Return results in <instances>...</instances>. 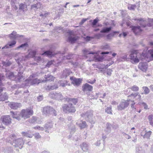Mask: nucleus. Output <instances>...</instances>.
Returning a JSON list of instances; mask_svg holds the SVG:
<instances>
[{
  "instance_id": "19",
  "label": "nucleus",
  "mask_w": 153,
  "mask_h": 153,
  "mask_svg": "<svg viewBox=\"0 0 153 153\" xmlns=\"http://www.w3.org/2000/svg\"><path fill=\"white\" fill-rule=\"evenodd\" d=\"M93 87L87 83L84 84L82 86V91H92Z\"/></svg>"
},
{
  "instance_id": "55",
  "label": "nucleus",
  "mask_w": 153,
  "mask_h": 153,
  "mask_svg": "<svg viewBox=\"0 0 153 153\" xmlns=\"http://www.w3.org/2000/svg\"><path fill=\"white\" fill-rule=\"evenodd\" d=\"M43 96L42 95H39L37 97V101L38 102H40L42 101L43 99Z\"/></svg>"
},
{
  "instance_id": "40",
  "label": "nucleus",
  "mask_w": 153,
  "mask_h": 153,
  "mask_svg": "<svg viewBox=\"0 0 153 153\" xmlns=\"http://www.w3.org/2000/svg\"><path fill=\"white\" fill-rule=\"evenodd\" d=\"M17 33L16 31H13L10 34V37L11 39L15 40L16 39V35Z\"/></svg>"
},
{
  "instance_id": "27",
  "label": "nucleus",
  "mask_w": 153,
  "mask_h": 153,
  "mask_svg": "<svg viewBox=\"0 0 153 153\" xmlns=\"http://www.w3.org/2000/svg\"><path fill=\"white\" fill-rule=\"evenodd\" d=\"M8 96L6 92L0 94V101H4L8 99Z\"/></svg>"
},
{
  "instance_id": "50",
  "label": "nucleus",
  "mask_w": 153,
  "mask_h": 153,
  "mask_svg": "<svg viewBox=\"0 0 153 153\" xmlns=\"http://www.w3.org/2000/svg\"><path fill=\"white\" fill-rule=\"evenodd\" d=\"M68 82L67 81H64L60 82V85L62 87H65L67 85Z\"/></svg>"
},
{
  "instance_id": "8",
  "label": "nucleus",
  "mask_w": 153,
  "mask_h": 153,
  "mask_svg": "<svg viewBox=\"0 0 153 153\" xmlns=\"http://www.w3.org/2000/svg\"><path fill=\"white\" fill-rule=\"evenodd\" d=\"M130 101V100H122L117 106L118 110L121 111L127 107L129 104L128 101Z\"/></svg>"
},
{
  "instance_id": "17",
  "label": "nucleus",
  "mask_w": 153,
  "mask_h": 153,
  "mask_svg": "<svg viewBox=\"0 0 153 153\" xmlns=\"http://www.w3.org/2000/svg\"><path fill=\"white\" fill-rule=\"evenodd\" d=\"M8 105L11 109L15 110L17 109L18 108L21 107L22 106L21 103L14 102H10L9 104Z\"/></svg>"
},
{
  "instance_id": "37",
  "label": "nucleus",
  "mask_w": 153,
  "mask_h": 153,
  "mask_svg": "<svg viewBox=\"0 0 153 153\" xmlns=\"http://www.w3.org/2000/svg\"><path fill=\"white\" fill-rule=\"evenodd\" d=\"M145 151L141 147H136V153H144Z\"/></svg>"
},
{
  "instance_id": "12",
  "label": "nucleus",
  "mask_w": 153,
  "mask_h": 153,
  "mask_svg": "<svg viewBox=\"0 0 153 153\" xmlns=\"http://www.w3.org/2000/svg\"><path fill=\"white\" fill-rule=\"evenodd\" d=\"M137 52L135 51H132L129 55L130 59L132 60L134 63H137L139 62V59L137 58Z\"/></svg>"
},
{
  "instance_id": "33",
  "label": "nucleus",
  "mask_w": 153,
  "mask_h": 153,
  "mask_svg": "<svg viewBox=\"0 0 153 153\" xmlns=\"http://www.w3.org/2000/svg\"><path fill=\"white\" fill-rule=\"evenodd\" d=\"M45 78L47 81H53L55 78L51 75H45Z\"/></svg>"
},
{
  "instance_id": "53",
  "label": "nucleus",
  "mask_w": 153,
  "mask_h": 153,
  "mask_svg": "<svg viewBox=\"0 0 153 153\" xmlns=\"http://www.w3.org/2000/svg\"><path fill=\"white\" fill-rule=\"evenodd\" d=\"M3 64L4 66L7 67L10 66L11 64V63L10 61L7 62H3Z\"/></svg>"
},
{
  "instance_id": "22",
  "label": "nucleus",
  "mask_w": 153,
  "mask_h": 153,
  "mask_svg": "<svg viewBox=\"0 0 153 153\" xmlns=\"http://www.w3.org/2000/svg\"><path fill=\"white\" fill-rule=\"evenodd\" d=\"M10 114L13 118H15L19 120H21L19 114H18L16 111L15 112L11 111Z\"/></svg>"
},
{
  "instance_id": "31",
  "label": "nucleus",
  "mask_w": 153,
  "mask_h": 153,
  "mask_svg": "<svg viewBox=\"0 0 153 153\" xmlns=\"http://www.w3.org/2000/svg\"><path fill=\"white\" fill-rule=\"evenodd\" d=\"M45 128L48 130L52 128L53 127V123L52 121H49L46 123L45 125Z\"/></svg>"
},
{
  "instance_id": "13",
  "label": "nucleus",
  "mask_w": 153,
  "mask_h": 153,
  "mask_svg": "<svg viewBox=\"0 0 153 153\" xmlns=\"http://www.w3.org/2000/svg\"><path fill=\"white\" fill-rule=\"evenodd\" d=\"M57 53L51 49H50L48 50L44 51L42 55L47 56L48 57H52L55 56Z\"/></svg>"
},
{
  "instance_id": "46",
  "label": "nucleus",
  "mask_w": 153,
  "mask_h": 153,
  "mask_svg": "<svg viewBox=\"0 0 153 153\" xmlns=\"http://www.w3.org/2000/svg\"><path fill=\"white\" fill-rule=\"evenodd\" d=\"M148 119L150 125L153 126V115H149L148 117Z\"/></svg>"
},
{
  "instance_id": "62",
  "label": "nucleus",
  "mask_w": 153,
  "mask_h": 153,
  "mask_svg": "<svg viewBox=\"0 0 153 153\" xmlns=\"http://www.w3.org/2000/svg\"><path fill=\"white\" fill-rule=\"evenodd\" d=\"M76 131V129L75 127L74 126H73L71 129L70 133L73 134Z\"/></svg>"
},
{
  "instance_id": "60",
  "label": "nucleus",
  "mask_w": 153,
  "mask_h": 153,
  "mask_svg": "<svg viewBox=\"0 0 153 153\" xmlns=\"http://www.w3.org/2000/svg\"><path fill=\"white\" fill-rule=\"evenodd\" d=\"M34 134H24L23 139H26V138H31Z\"/></svg>"
},
{
  "instance_id": "54",
  "label": "nucleus",
  "mask_w": 153,
  "mask_h": 153,
  "mask_svg": "<svg viewBox=\"0 0 153 153\" xmlns=\"http://www.w3.org/2000/svg\"><path fill=\"white\" fill-rule=\"evenodd\" d=\"M34 128L35 129L38 130L40 131H43L44 130V128L43 127H40L39 126H36L34 127Z\"/></svg>"
},
{
  "instance_id": "64",
  "label": "nucleus",
  "mask_w": 153,
  "mask_h": 153,
  "mask_svg": "<svg viewBox=\"0 0 153 153\" xmlns=\"http://www.w3.org/2000/svg\"><path fill=\"white\" fill-rule=\"evenodd\" d=\"M31 9L34 10H36L38 9L36 4H35L31 5Z\"/></svg>"
},
{
  "instance_id": "35",
  "label": "nucleus",
  "mask_w": 153,
  "mask_h": 153,
  "mask_svg": "<svg viewBox=\"0 0 153 153\" xmlns=\"http://www.w3.org/2000/svg\"><path fill=\"white\" fill-rule=\"evenodd\" d=\"M99 21L98 18L97 17L95 19H94L93 22L91 23V25L92 27H97V25Z\"/></svg>"
},
{
  "instance_id": "21",
  "label": "nucleus",
  "mask_w": 153,
  "mask_h": 153,
  "mask_svg": "<svg viewBox=\"0 0 153 153\" xmlns=\"http://www.w3.org/2000/svg\"><path fill=\"white\" fill-rule=\"evenodd\" d=\"M72 73V71L70 69H65L63 71L62 76L63 78H66Z\"/></svg>"
},
{
  "instance_id": "57",
  "label": "nucleus",
  "mask_w": 153,
  "mask_h": 153,
  "mask_svg": "<svg viewBox=\"0 0 153 153\" xmlns=\"http://www.w3.org/2000/svg\"><path fill=\"white\" fill-rule=\"evenodd\" d=\"M109 48V46L108 44L101 46V49L104 50H106Z\"/></svg>"
},
{
  "instance_id": "38",
  "label": "nucleus",
  "mask_w": 153,
  "mask_h": 153,
  "mask_svg": "<svg viewBox=\"0 0 153 153\" xmlns=\"http://www.w3.org/2000/svg\"><path fill=\"white\" fill-rule=\"evenodd\" d=\"M142 89L144 91V93L145 95L148 94L150 92V89L146 86H143Z\"/></svg>"
},
{
  "instance_id": "47",
  "label": "nucleus",
  "mask_w": 153,
  "mask_h": 153,
  "mask_svg": "<svg viewBox=\"0 0 153 153\" xmlns=\"http://www.w3.org/2000/svg\"><path fill=\"white\" fill-rule=\"evenodd\" d=\"M94 39V37L93 36H86L84 38V39L86 42H89L91 39Z\"/></svg>"
},
{
  "instance_id": "51",
  "label": "nucleus",
  "mask_w": 153,
  "mask_h": 153,
  "mask_svg": "<svg viewBox=\"0 0 153 153\" xmlns=\"http://www.w3.org/2000/svg\"><path fill=\"white\" fill-rule=\"evenodd\" d=\"M138 104L139 105H142L143 106L144 108L145 109H148V105L146 104L144 102H139Z\"/></svg>"
},
{
  "instance_id": "36",
  "label": "nucleus",
  "mask_w": 153,
  "mask_h": 153,
  "mask_svg": "<svg viewBox=\"0 0 153 153\" xmlns=\"http://www.w3.org/2000/svg\"><path fill=\"white\" fill-rule=\"evenodd\" d=\"M58 88V86L57 85H48L47 86L46 89L47 90H53L55 89H56Z\"/></svg>"
},
{
  "instance_id": "9",
  "label": "nucleus",
  "mask_w": 153,
  "mask_h": 153,
  "mask_svg": "<svg viewBox=\"0 0 153 153\" xmlns=\"http://www.w3.org/2000/svg\"><path fill=\"white\" fill-rule=\"evenodd\" d=\"M68 33V41L70 42L71 44H73L75 43L78 39L77 36H73L72 35L73 34L72 31L70 30L67 32Z\"/></svg>"
},
{
  "instance_id": "58",
  "label": "nucleus",
  "mask_w": 153,
  "mask_h": 153,
  "mask_svg": "<svg viewBox=\"0 0 153 153\" xmlns=\"http://www.w3.org/2000/svg\"><path fill=\"white\" fill-rule=\"evenodd\" d=\"M88 19L83 18L81 21L79 23V26L82 25Z\"/></svg>"
},
{
  "instance_id": "39",
  "label": "nucleus",
  "mask_w": 153,
  "mask_h": 153,
  "mask_svg": "<svg viewBox=\"0 0 153 153\" xmlns=\"http://www.w3.org/2000/svg\"><path fill=\"white\" fill-rule=\"evenodd\" d=\"M29 122L32 123H39L36 117H33L31 119H29Z\"/></svg>"
},
{
  "instance_id": "52",
  "label": "nucleus",
  "mask_w": 153,
  "mask_h": 153,
  "mask_svg": "<svg viewBox=\"0 0 153 153\" xmlns=\"http://www.w3.org/2000/svg\"><path fill=\"white\" fill-rule=\"evenodd\" d=\"M111 127L114 129H116L119 127V125L117 124L113 123L111 124Z\"/></svg>"
},
{
  "instance_id": "48",
  "label": "nucleus",
  "mask_w": 153,
  "mask_h": 153,
  "mask_svg": "<svg viewBox=\"0 0 153 153\" xmlns=\"http://www.w3.org/2000/svg\"><path fill=\"white\" fill-rule=\"evenodd\" d=\"M23 78V76L18 75L15 76L14 80L16 81H19L20 80Z\"/></svg>"
},
{
  "instance_id": "32",
  "label": "nucleus",
  "mask_w": 153,
  "mask_h": 153,
  "mask_svg": "<svg viewBox=\"0 0 153 153\" xmlns=\"http://www.w3.org/2000/svg\"><path fill=\"white\" fill-rule=\"evenodd\" d=\"M28 46V45L27 42L24 43L19 46L16 48V49L18 50L20 48L25 49Z\"/></svg>"
},
{
  "instance_id": "11",
  "label": "nucleus",
  "mask_w": 153,
  "mask_h": 153,
  "mask_svg": "<svg viewBox=\"0 0 153 153\" xmlns=\"http://www.w3.org/2000/svg\"><path fill=\"white\" fill-rule=\"evenodd\" d=\"M1 119L2 123L5 125L7 126L11 123V120L9 115L3 116Z\"/></svg>"
},
{
  "instance_id": "6",
  "label": "nucleus",
  "mask_w": 153,
  "mask_h": 153,
  "mask_svg": "<svg viewBox=\"0 0 153 153\" xmlns=\"http://www.w3.org/2000/svg\"><path fill=\"white\" fill-rule=\"evenodd\" d=\"M42 112L43 113L46 115H49L51 114L52 115L56 116V111L51 107L47 106L43 108Z\"/></svg>"
},
{
  "instance_id": "2",
  "label": "nucleus",
  "mask_w": 153,
  "mask_h": 153,
  "mask_svg": "<svg viewBox=\"0 0 153 153\" xmlns=\"http://www.w3.org/2000/svg\"><path fill=\"white\" fill-rule=\"evenodd\" d=\"M81 115L91 124H94L95 123L96 120L94 117H93V111L92 110H88L86 112L82 113Z\"/></svg>"
},
{
  "instance_id": "41",
  "label": "nucleus",
  "mask_w": 153,
  "mask_h": 153,
  "mask_svg": "<svg viewBox=\"0 0 153 153\" xmlns=\"http://www.w3.org/2000/svg\"><path fill=\"white\" fill-rule=\"evenodd\" d=\"M13 150L11 147H7L5 149L4 153H12Z\"/></svg>"
},
{
  "instance_id": "15",
  "label": "nucleus",
  "mask_w": 153,
  "mask_h": 153,
  "mask_svg": "<svg viewBox=\"0 0 153 153\" xmlns=\"http://www.w3.org/2000/svg\"><path fill=\"white\" fill-rule=\"evenodd\" d=\"M149 53L147 52V53H144L143 52L140 55L139 59L143 61H145L148 62H149L150 60L149 59Z\"/></svg>"
},
{
  "instance_id": "63",
  "label": "nucleus",
  "mask_w": 153,
  "mask_h": 153,
  "mask_svg": "<svg viewBox=\"0 0 153 153\" xmlns=\"http://www.w3.org/2000/svg\"><path fill=\"white\" fill-rule=\"evenodd\" d=\"M86 82L88 83L91 84H93L95 82L96 80L94 79L93 80L91 81V80L89 79L87 80Z\"/></svg>"
},
{
  "instance_id": "3",
  "label": "nucleus",
  "mask_w": 153,
  "mask_h": 153,
  "mask_svg": "<svg viewBox=\"0 0 153 153\" xmlns=\"http://www.w3.org/2000/svg\"><path fill=\"white\" fill-rule=\"evenodd\" d=\"M112 29L111 26L109 27H103L100 31L101 33L95 34L93 36L94 38L100 39V38L105 37V33H109Z\"/></svg>"
},
{
  "instance_id": "49",
  "label": "nucleus",
  "mask_w": 153,
  "mask_h": 153,
  "mask_svg": "<svg viewBox=\"0 0 153 153\" xmlns=\"http://www.w3.org/2000/svg\"><path fill=\"white\" fill-rule=\"evenodd\" d=\"M147 52L150 55V58L153 59V49L148 50Z\"/></svg>"
},
{
  "instance_id": "45",
  "label": "nucleus",
  "mask_w": 153,
  "mask_h": 153,
  "mask_svg": "<svg viewBox=\"0 0 153 153\" xmlns=\"http://www.w3.org/2000/svg\"><path fill=\"white\" fill-rule=\"evenodd\" d=\"M73 54L68 53L67 55H65L64 56V59H70L72 58Z\"/></svg>"
},
{
  "instance_id": "56",
  "label": "nucleus",
  "mask_w": 153,
  "mask_h": 153,
  "mask_svg": "<svg viewBox=\"0 0 153 153\" xmlns=\"http://www.w3.org/2000/svg\"><path fill=\"white\" fill-rule=\"evenodd\" d=\"M150 134H144L143 135L141 134V136L143 137V138L146 139V140H148L149 139Z\"/></svg>"
},
{
  "instance_id": "10",
  "label": "nucleus",
  "mask_w": 153,
  "mask_h": 153,
  "mask_svg": "<svg viewBox=\"0 0 153 153\" xmlns=\"http://www.w3.org/2000/svg\"><path fill=\"white\" fill-rule=\"evenodd\" d=\"M141 26L137 25L136 26L131 25L130 28L132 31L135 35L140 34L142 32L143 30L141 28Z\"/></svg>"
},
{
  "instance_id": "14",
  "label": "nucleus",
  "mask_w": 153,
  "mask_h": 153,
  "mask_svg": "<svg viewBox=\"0 0 153 153\" xmlns=\"http://www.w3.org/2000/svg\"><path fill=\"white\" fill-rule=\"evenodd\" d=\"M70 79L72 81V83L74 85L76 86L79 85L82 81V79L81 78H76L72 76L70 77Z\"/></svg>"
},
{
  "instance_id": "18",
  "label": "nucleus",
  "mask_w": 153,
  "mask_h": 153,
  "mask_svg": "<svg viewBox=\"0 0 153 153\" xmlns=\"http://www.w3.org/2000/svg\"><path fill=\"white\" fill-rule=\"evenodd\" d=\"M138 68L143 71H146L147 69L148 65L146 62H140L138 65Z\"/></svg>"
},
{
  "instance_id": "25",
  "label": "nucleus",
  "mask_w": 153,
  "mask_h": 153,
  "mask_svg": "<svg viewBox=\"0 0 153 153\" xmlns=\"http://www.w3.org/2000/svg\"><path fill=\"white\" fill-rule=\"evenodd\" d=\"M19 9L20 10H22L23 12L26 11L27 10V5L25 4L21 3L19 5Z\"/></svg>"
},
{
  "instance_id": "16",
  "label": "nucleus",
  "mask_w": 153,
  "mask_h": 153,
  "mask_svg": "<svg viewBox=\"0 0 153 153\" xmlns=\"http://www.w3.org/2000/svg\"><path fill=\"white\" fill-rule=\"evenodd\" d=\"M16 42L15 40L8 42L7 44L2 48V49L12 48L15 45Z\"/></svg>"
},
{
  "instance_id": "28",
  "label": "nucleus",
  "mask_w": 153,
  "mask_h": 153,
  "mask_svg": "<svg viewBox=\"0 0 153 153\" xmlns=\"http://www.w3.org/2000/svg\"><path fill=\"white\" fill-rule=\"evenodd\" d=\"M6 76L8 79L13 80L15 78V76L13 72H10L6 74Z\"/></svg>"
},
{
  "instance_id": "34",
  "label": "nucleus",
  "mask_w": 153,
  "mask_h": 153,
  "mask_svg": "<svg viewBox=\"0 0 153 153\" xmlns=\"http://www.w3.org/2000/svg\"><path fill=\"white\" fill-rule=\"evenodd\" d=\"M106 127L105 131L107 133H110L111 130V124L109 123H107L106 125Z\"/></svg>"
},
{
  "instance_id": "24",
  "label": "nucleus",
  "mask_w": 153,
  "mask_h": 153,
  "mask_svg": "<svg viewBox=\"0 0 153 153\" xmlns=\"http://www.w3.org/2000/svg\"><path fill=\"white\" fill-rule=\"evenodd\" d=\"M65 100L67 101L70 102H72L74 105H76L77 103L78 100V98H69L68 97L65 98Z\"/></svg>"
},
{
  "instance_id": "42",
  "label": "nucleus",
  "mask_w": 153,
  "mask_h": 153,
  "mask_svg": "<svg viewBox=\"0 0 153 153\" xmlns=\"http://www.w3.org/2000/svg\"><path fill=\"white\" fill-rule=\"evenodd\" d=\"M139 25L141 26V27L143 28L146 27L147 26L149 27H151L152 26V24L150 23H149L147 24H143L142 23L140 22L139 23Z\"/></svg>"
},
{
  "instance_id": "4",
  "label": "nucleus",
  "mask_w": 153,
  "mask_h": 153,
  "mask_svg": "<svg viewBox=\"0 0 153 153\" xmlns=\"http://www.w3.org/2000/svg\"><path fill=\"white\" fill-rule=\"evenodd\" d=\"M33 114V111L31 109H23L21 111L19 115L22 118L26 119L29 118Z\"/></svg>"
},
{
  "instance_id": "26",
  "label": "nucleus",
  "mask_w": 153,
  "mask_h": 153,
  "mask_svg": "<svg viewBox=\"0 0 153 153\" xmlns=\"http://www.w3.org/2000/svg\"><path fill=\"white\" fill-rule=\"evenodd\" d=\"M42 82V80L35 78L30 80V84L31 85H38Z\"/></svg>"
},
{
  "instance_id": "43",
  "label": "nucleus",
  "mask_w": 153,
  "mask_h": 153,
  "mask_svg": "<svg viewBox=\"0 0 153 153\" xmlns=\"http://www.w3.org/2000/svg\"><path fill=\"white\" fill-rule=\"evenodd\" d=\"M130 88L133 91H139V88L136 85H134L131 87Z\"/></svg>"
},
{
  "instance_id": "44",
  "label": "nucleus",
  "mask_w": 153,
  "mask_h": 153,
  "mask_svg": "<svg viewBox=\"0 0 153 153\" xmlns=\"http://www.w3.org/2000/svg\"><path fill=\"white\" fill-rule=\"evenodd\" d=\"M111 107H108L105 109V112L108 114H112Z\"/></svg>"
},
{
  "instance_id": "61",
  "label": "nucleus",
  "mask_w": 153,
  "mask_h": 153,
  "mask_svg": "<svg viewBox=\"0 0 153 153\" xmlns=\"http://www.w3.org/2000/svg\"><path fill=\"white\" fill-rule=\"evenodd\" d=\"M139 94L138 92L134 93L131 94L130 95L128 96V97L132 96L134 98L136 97Z\"/></svg>"
},
{
  "instance_id": "1",
  "label": "nucleus",
  "mask_w": 153,
  "mask_h": 153,
  "mask_svg": "<svg viewBox=\"0 0 153 153\" xmlns=\"http://www.w3.org/2000/svg\"><path fill=\"white\" fill-rule=\"evenodd\" d=\"M15 134H10L9 137L7 139V141L10 144L13 145L15 148L19 147L20 149H21L24 144V140L26 139H23L19 138L17 139H15Z\"/></svg>"
},
{
  "instance_id": "7",
  "label": "nucleus",
  "mask_w": 153,
  "mask_h": 153,
  "mask_svg": "<svg viewBox=\"0 0 153 153\" xmlns=\"http://www.w3.org/2000/svg\"><path fill=\"white\" fill-rule=\"evenodd\" d=\"M49 96L52 99L57 100H62L64 98L60 92H51Z\"/></svg>"
},
{
  "instance_id": "5",
  "label": "nucleus",
  "mask_w": 153,
  "mask_h": 153,
  "mask_svg": "<svg viewBox=\"0 0 153 153\" xmlns=\"http://www.w3.org/2000/svg\"><path fill=\"white\" fill-rule=\"evenodd\" d=\"M63 111L65 113H74L76 111L75 107L71 103L63 105L62 106Z\"/></svg>"
},
{
  "instance_id": "20",
  "label": "nucleus",
  "mask_w": 153,
  "mask_h": 153,
  "mask_svg": "<svg viewBox=\"0 0 153 153\" xmlns=\"http://www.w3.org/2000/svg\"><path fill=\"white\" fill-rule=\"evenodd\" d=\"M80 147L83 152L85 153H89L88 151V145L85 143H83L80 145Z\"/></svg>"
},
{
  "instance_id": "23",
  "label": "nucleus",
  "mask_w": 153,
  "mask_h": 153,
  "mask_svg": "<svg viewBox=\"0 0 153 153\" xmlns=\"http://www.w3.org/2000/svg\"><path fill=\"white\" fill-rule=\"evenodd\" d=\"M119 32L118 31H113L112 32L109 33L106 36V39L108 40H110L111 39V37H113L114 35L117 33H119Z\"/></svg>"
},
{
  "instance_id": "30",
  "label": "nucleus",
  "mask_w": 153,
  "mask_h": 153,
  "mask_svg": "<svg viewBox=\"0 0 153 153\" xmlns=\"http://www.w3.org/2000/svg\"><path fill=\"white\" fill-rule=\"evenodd\" d=\"M76 124L79 126L81 129L85 128L87 126L86 123L85 121H80V123H78L77 122Z\"/></svg>"
},
{
  "instance_id": "29",
  "label": "nucleus",
  "mask_w": 153,
  "mask_h": 153,
  "mask_svg": "<svg viewBox=\"0 0 153 153\" xmlns=\"http://www.w3.org/2000/svg\"><path fill=\"white\" fill-rule=\"evenodd\" d=\"M104 58V57L102 56H94V59L96 62H102Z\"/></svg>"
},
{
  "instance_id": "59",
  "label": "nucleus",
  "mask_w": 153,
  "mask_h": 153,
  "mask_svg": "<svg viewBox=\"0 0 153 153\" xmlns=\"http://www.w3.org/2000/svg\"><path fill=\"white\" fill-rule=\"evenodd\" d=\"M127 55H125L124 56H121L120 57V59L122 61H125L127 59Z\"/></svg>"
}]
</instances>
